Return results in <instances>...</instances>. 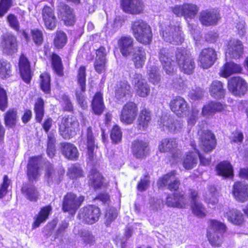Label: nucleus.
<instances>
[{
    "mask_svg": "<svg viewBox=\"0 0 248 248\" xmlns=\"http://www.w3.org/2000/svg\"><path fill=\"white\" fill-rule=\"evenodd\" d=\"M79 235L82 238V240L85 245L90 246L93 245L95 243V237L91 232L87 230H81L79 232Z\"/></svg>",
    "mask_w": 248,
    "mask_h": 248,
    "instance_id": "nucleus-56",
    "label": "nucleus"
},
{
    "mask_svg": "<svg viewBox=\"0 0 248 248\" xmlns=\"http://www.w3.org/2000/svg\"><path fill=\"white\" fill-rule=\"evenodd\" d=\"M226 216L229 221L236 225H241L245 221L243 215L235 209L229 210L226 213Z\"/></svg>",
    "mask_w": 248,
    "mask_h": 248,
    "instance_id": "nucleus-48",
    "label": "nucleus"
},
{
    "mask_svg": "<svg viewBox=\"0 0 248 248\" xmlns=\"http://www.w3.org/2000/svg\"><path fill=\"white\" fill-rule=\"evenodd\" d=\"M85 197L83 195L77 196L72 192H68L63 196L62 209L63 212L75 214L78 209L84 201Z\"/></svg>",
    "mask_w": 248,
    "mask_h": 248,
    "instance_id": "nucleus-8",
    "label": "nucleus"
},
{
    "mask_svg": "<svg viewBox=\"0 0 248 248\" xmlns=\"http://www.w3.org/2000/svg\"><path fill=\"white\" fill-rule=\"evenodd\" d=\"M86 67L80 65L77 71V81L80 87V90H76L75 94L78 105L83 109L88 108V102L84 93L86 90Z\"/></svg>",
    "mask_w": 248,
    "mask_h": 248,
    "instance_id": "nucleus-6",
    "label": "nucleus"
},
{
    "mask_svg": "<svg viewBox=\"0 0 248 248\" xmlns=\"http://www.w3.org/2000/svg\"><path fill=\"white\" fill-rule=\"evenodd\" d=\"M58 15L66 26H73L76 22L74 10L68 4L62 2L58 6Z\"/></svg>",
    "mask_w": 248,
    "mask_h": 248,
    "instance_id": "nucleus-15",
    "label": "nucleus"
},
{
    "mask_svg": "<svg viewBox=\"0 0 248 248\" xmlns=\"http://www.w3.org/2000/svg\"><path fill=\"white\" fill-rule=\"evenodd\" d=\"M146 54L145 49L142 46H137L132 54V60L136 68H141L145 64Z\"/></svg>",
    "mask_w": 248,
    "mask_h": 248,
    "instance_id": "nucleus-43",
    "label": "nucleus"
},
{
    "mask_svg": "<svg viewBox=\"0 0 248 248\" xmlns=\"http://www.w3.org/2000/svg\"><path fill=\"white\" fill-rule=\"evenodd\" d=\"M138 105L134 101H129L122 107L119 118L124 124L130 125L134 123L138 114Z\"/></svg>",
    "mask_w": 248,
    "mask_h": 248,
    "instance_id": "nucleus-9",
    "label": "nucleus"
},
{
    "mask_svg": "<svg viewBox=\"0 0 248 248\" xmlns=\"http://www.w3.org/2000/svg\"><path fill=\"white\" fill-rule=\"evenodd\" d=\"M79 130V123L77 116L67 114L61 118L58 123L59 135L65 140H70L75 137Z\"/></svg>",
    "mask_w": 248,
    "mask_h": 248,
    "instance_id": "nucleus-4",
    "label": "nucleus"
},
{
    "mask_svg": "<svg viewBox=\"0 0 248 248\" xmlns=\"http://www.w3.org/2000/svg\"><path fill=\"white\" fill-rule=\"evenodd\" d=\"M0 45L7 53L12 54L18 49V44L16 36L12 32H7L1 36Z\"/></svg>",
    "mask_w": 248,
    "mask_h": 248,
    "instance_id": "nucleus-27",
    "label": "nucleus"
},
{
    "mask_svg": "<svg viewBox=\"0 0 248 248\" xmlns=\"http://www.w3.org/2000/svg\"><path fill=\"white\" fill-rule=\"evenodd\" d=\"M227 230V226L224 223L216 219L209 220L206 237L213 248L222 247L225 240L223 234L226 232Z\"/></svg>",
    "mask_w": 248,
    "mask_h": 248,
    "instance_id": "nucleus-2",
    "label": "nucleus"
},
{
    "mask_svg": "<svg viewBox=\"0 0 248 248\" xmlns=\"http://www.w3.org/2000/svg\"><path fill=\"white\" fill-rule=\"evenodd\" d=\"M87 154L91 160L94 157V150L97 146L95 144V140L91 126L88 127L86 134Z\"/></svg>",
    "mask_w": 248,
    "mask_h": 248,
    "instance_id": "nucleus-51",
    "label": "nucleus"
},
{
    "mask_svg": "<svg viewBox=\"0 0 248 248\" xmlns=\"http://www.w3.org/2000/svg\"><path fill=\"white\" fill-rule=\"evenodd\" d=\"M10 183V180L8 176L7 175H4L2 182L0 185V199L3 198L7 194Z\"/></svg>",
    "mask_w": 248,
    "mask_h": 248,
    "instance_id": "nucleus-62",
    "label": "nucleus"
},
{
    "mask_svg": "<svg viewBox=\"0 0 248 248\" xmlns=\"http://www.w3.org/2000/svg\"><path fill=\"white\" fill-rule=\"evenodd\" d=\"M12 65L10 62L0 60V78L4 79L11 76Z\"/></svg>",
    "mask_w": 248,
    "mask_h": 248,
    "instance_id": "nucleus-53",
    "label": "nucleus"
},
{
    "mask_svg": "<svg viewBox=\"0 0 248 248\" xmlns=\"http://www.w3.org/2000/svg\"><path fill=\"white\" fill-rule=\"evenodd\" d=\"M217 60V54L215 49L208 47L202 49L198 57L200 66L203 69L211 67Z\"/></svg>",
    "mask_w": 248,
    "mask_h": 248,
    "instance_id": "nucleus-17",
    "label": "nucleus"
},
{
    "mask_svg": "<svg viewBox=\"0 0 248 248\" xmlns=\"http://www.w3.org/2000/svg\"><path fill=\"white\" fill-rule=\"evenodd\" d=\"M142 75L140 73H135L134 75V79L137 82H135V92L136 94L140 97H146L150 93V87L148 84L142 79Z\"/></svg>",
    "mask_w": 248,
    "mask_h": 248,
    "instance_id": "nucleus-34",
    "label": "nucleus"
},
{
    "mask_svg": "<svg viewBox=\"0 0 248 248\" xmlns=\"http://www.w3.org/2000/svg\"><path fill=\"white\" fill-rule=\"evenodd\" d=\"M101 215V209L98 206L93 204H88L79 210L78 218L83 224L92 225L98 221Z\"/></svg>",
    "mask_w": 248,
    "mask_h": 248,
    "instance_id": "nucleus-7",
    "label": "nucleus"
},
{
    "mask_svg": "<svg viewBox=\"0 0 248 248\" xmlns=\"http://www.w3.org/2000/svg\"><path fill=\"white\" fill-rule=\"evenodd\" d=\"M114 93L117 100L123 102L132 98L133 94L132 87L126 80H121L117 82Z\"/></svg>",
    "mask_w": 248,
    "mask_h": 248,
    "instance_id": "nucleus-20",
    "label": "nucleus"
},
{
    "mask_svg": "<svg viewBox=\"0 0 248 248\" xmlns=\"http://www.w3.org/2000/svg\"><path fill=\"white\" fill-rule=\"evenodd\" d=\"M136 128L138 131H146L148 130L152 121L153 114L151 110L147 107L140 108L138 114Z\"/></svg>",
    "mask_w": 248,
    "mask_h": 248,
    "instance_id": "nucleus-21",
    "label": "nucleus"
},
{
    "mask_svg": "<svg viewBox=\"0 0 248 248\" xmlns=\"http://www.w3.org/2000/svg\"><path fill=\"white\" fill-rule=\"evenodd\" d=\"M8 107V100L5 90L0 86V110L5 111Z\"/></svg>",
    "mask_w": 248,
    "mask_h": 248,
    "instance_id": "nucleus-61",
    "label": "nucleus"
},
{
    "mask_svg": "<svg viewBox=\"0 0 248 248\" xmlns=\"http://www.w3.org/2000/svg\"><path fill=\"white\" fill-rule=\"evenodd\" d=\"M18 66L19 72L22 80L26 83L30 84L33 73L31 70L30 62L24 53H21L19 56Z\"/></svg>",
    "mask_w": 248,
    "mask_h": 248,
    "instance_id": "nucleus-23",
    "label": "nucleus"
},
{
    "mask_svg": "<svg viewBox=\"0 0 248 248\" xmlns=\"http://www.w3.org/2000/svg\"><path fill=\"white\" fill-rule=\"evenodd\" d=\"M192 147L198 155L200 161V164L203 166H207L210 165L211 162V158L210 157L206 158L203 155H202L200 152L199 150L196 148V145L195 144L192 145Z\"/></svg>",
    "mask_w": 248,
    "mask_h": 248,
    "instance_id": "nucleus-64",
    "label": "nucleus"
},
{
    "mask_svg": "<svg viewBox=\"0 0 248 248\" xmlns=\"http://www.w3.org/2000/svg\"><path fill=\"white\" fill-rule=\"evenodd\" d=\"M3 120L5 126L12 128L15 127L17 120V111L16 108H9L3 114Z\"/></svg>",
    "mask_w": 248,
    "mask_h": 248,
    "instance_id": "nucleus-46",
    "label": "nucleus"
},
{
    "mask_svg": "<svg viewBox=\"0 0 248 248\" xmlns=\"http://www.w3.org/2000/svg\"><path fill=\"white\" fill-rule=\"evenodd\" d=\"M228 90L234 95L242 96L248 91V84L244 78L240 76H233L227 81Z\"/></svg>",
    "mask_w": 248,
    "mask_h": 248,
    "instance_id": "nucleus-11",
    "label": "nucleus"
},
{
    "mask_svg": "<svg viewBox=\"0 0 248 248\" xmlns=\"http://www.w3.org/2000/svg\"><path fill=\"white\" fill-rule=\"evenodd\" d=\"M130 30L136 40L143 45H150L153 34L151 26L145 21L138 19L131 23Z\"/></svg>",
    "mask_w": 248,
    "mask_h": 248,
    "instance_id": "nucleus-3",
    "label": "nucleus"
},
{
    "mask_svg": "<svg viewBox=\"0 0 248 248\" xmlns=\"http://www.w3.org/2000/svg\"><path fill=\"white\" fill-rule=\"evenodd\" d=\"M9 26L16 31H20V23L17 16L13 13L9 14L6 17Z\"/></svg>",
    "mask_w": 248,
    "mask_h": 248,
    "instance_id": "nucleus-58",
    "label": "nucleus"
},
{
    "mask_svg": "<svg viewBox=\"0 0 248 248\" xmlns=\"http://www.w3.org/2000/svg\"><path fill=\"white\" fill-rule=\"evenodd\" d=\"M209 92L214 99L219 100L225 97L226 90L224 84L219 80H213L209 86Z\"/></svg>",
    "mask_w": 248,
    "mask_h": 248,
    "instance_id": "nucleus-39",
    "label": "nucleus"
},
{
    "mask_svg": "<svg viewBox=\"0 0 248 248\" xmlns=\"http://www.w3.org/2000/svg\"><path fill=\"white\" fill-rule=\"evenodd\" d=\"M171 11L177 16H184L185 19H193L198 13L199 8L195 4L186 2L175 5L171 8Z\"/></svg>",
    "mask_w": 248,
    "mask_h": 248,
    "instance_id": "nucleus-13",
    "label": "nucleus"
},
{
    "mask_svg": "<svg viewBox=\"0 0 248 248\" xmlns=\"http://www.w3.org/2000/svg\"><path fill=\"white\" fill-rule=\"evenodd\" d=\"M227 105L225 103L217 101H209L203 106L202 114L204 116H212L216 113L224 111Z\"/></svg>",
    "mask_w": 248,
    "mask_h": 248,
    "instance_id": "nucleus-29",
    "label": "nucleus"
},
{
    "mask_svg": "<svg viewBox=\"0 0 248 248\" xmlns=\"http://www.w3.org/2000/svg\"><path fill=\"white\" fill-rule=\"evenodd\" d=\"M107 59H96L94 62V68L98 74H101L106 70Z\"/></svg>",
    "mask_w": 248,
    "mask_h": 248,
    "instance_id": "nucleus-63",
    "label": "nucleus"
},
{
    "mask_svg": "<svg viewBox=\"0 0 248 248\" xmlns=\"http://www.w3.org/2000/svg\"><path fill=\"white\" fill-rule=\"evenodd\" d=\"M134 40L130 35H123L117 40V46L124 57L131 55L134 49Z\"/></svg>",
    "mask_w": 248,
    "mask_h": 248,
    "instance_id": "nucleus-26",
    "label": "nucleus"
},
{
    "mask_svg": "<svg viewBox=\"0 0 248 248\" xmlns=\"http://www.w3.org/2000/svg\"><path fill=\"white\" fill-rule=\"evenodd\" d=\"M232 194L234 199L241 202L248 201V184L236 181L232 186Z\"/></svg>",
    "mask_w": 248,
    "mask_h": 248,
    "instance_id": "nucleus-28",
    "label": "nucleus"
},
{
    "mask_svg": "<svg viewBox=\"0 0 248 248\" xmlns=\"http://www.w3.org/2000/svg\"><path fill=\"white\" fill-rule=\"evenodd\" d=\"M32 39L36 46H40L44 42V35L41 30L39 29H32L31 31Z\"/></svg>",
    "mask_w": 248,
    "mask_h": 248,
    "instance_id": "nucleus-57",
    "label": "nucleus"
},
{
    "mask_svg": "<svg viewBox=\"0 0 248 248\" xmlns=\"http://www.w3.org/2000/svg\"><path fill=\"white\" fill-rule=\"evenodd\" d=\"M68 38L66 34L62 31H57L53 40V47L55 49L61 50L64 48L67 43Z\"/></svg>",
    "mask_w": 248,
    "mask_h": 248,
    "instance_id": "nucleus-47",
    "label": "nucleus"
},
{
    "mask_svg": "<svg viewBox=\"0 0 248 248\" xmlns=\"http://www.w3.org/2000/svg\"><path fill=\"white\" fill-rule=\"evenodd\" d=\"M191 209L192 213L199 217H204L206 216V209L203 204L200 202L191 203Z\"/></svg>",
    "mask_w": 248,
    "mask_h": 248,
    "instance_id": "nucleus-55",
    "label": "nucleus"
},
{
    "mask_svg": "<svg viewBox=\"0 0 248 248\" xmlns=\"http://www.w3.org/2000/svg\"><path fill=\"white\" fill-rule=\"evenodd\" d=\"M64 173V170H56L53 165L49 162L46 163L45 166V176L48 183L55 182L57 184L62 180Z\"/></svg>",
    "mask_w": 248,
    "mask_h": 248,
    "instance_id": "nucleus-32",
    "label": "nucleus"
},
{
    "mask_svg": "<svg viewBox=\"0 0 248 248\" xmlns=\"http://www.w3.org/2000/svg\"><path fill=\"white\" fill-rule=\"evenodd\" d=\"M67 175L72 180L85 177L84 171L79 163H74L68 168Z\"/></svg>",
    "mask_w": 248,
    "mask_h": 248,
    "instance_id": "nucleus-50",
    "label": "nucleus"
},
{
    "mask_svg": "<svg viewBox=\"0 0 248 248\" xmlns=\"http://www.w3.org/2000/svg\"><path fill=\"white\" fill-rule=\"evenodd\" d=\"M243 73L242 66L233 62L230 61L225 62L220 69L219 75L223 78H228L233 74Z\"/></svg>",
    "mask_w": 248,
    "mask_h": 248,
    "instance_id": "nucleus-31",
    "label": "nucleus"
},
{
    "mask_svg": "<svg viewBox=\"0 0 248 248\" xmlns=\"http://www.w3.org/2000/svg\"><path fill=\"white\" fill-rule=\"evenodd\" d=\"M175 60L179 70L185 74L190 75L195 68L194 59L184 49L178 48L175 54Z\"/></svg>",
    "mask_w": 248,
    "mask_h": 248,
    "instance_id": "nucleus-5",
    "label": "nucleus"
},
{
    "mask_svg": "<svg viewBox=\"0 0 248 248\" xmlns=\"http://www.w3.org/2000/svg\"><path fill=\"white\" fill-rule=\"evenodd\" d=\"M123 133L120 127L115 124L110 131V138L112 143L116 144L121 142L122 140Z\"/></svg>",
    "mask_w": 248,
    "mask_h": 248,
    "instance_id": "nucleus-54",
    "label": "nucleus"
},
{
    "mask_svg": "<svg viewBox=\"0 0 248 248\" xmlns=\"http://www.w3.org/2000/svg\"><path fill=\"white\" fill-rule=\"evenodd\" d=\"M149 80L154 85H158L161 81V75L158 66L153 65L150 67L148 72Z\"/></svg>",
    "mask_w": 248,
    "mask_h": 248,
    "instance_id": "nucleus-52",
    "label": "nucleus"
},
{
    "mask_svg": "<svg viewBox=\"0 0 248 248\" xmlns=\"http://www.w3.org/2000/svg\"><path fill=\"white\" fill-rule=\"evenodd\" d=\"M51 67L55 74L59 77L64 76V67L62 58L57 53L53 52L49 55Z\"/></svg>",
    "mask_w": 248,
    "mask_h": 248,
    "instance_id": "nucleus-36",
    "label": "nucleus"
},
{
    "mask_svg": "<svg viewBox=\"0 0 248 248\" xmlns=\"http://www.w3.org/2000/svg\"><path fill=\"white\" fill-rule=\"evenodd\" d=\"M158 59L166 74L173 76L177 73V67L172 63L173 61L168 48L162 47L159 49Z\"/></svg>",
    "mask_w": 248,
    "mask_h": 248,
    "instance_id": "nucleus-14",
    "label": "nucleus"
},
{
    "mask_svg": "<svg viewBox=\"0 0 248 248\" xmlns=\"http://www.w3.org/2000/svg\"><path fill=\"white\" fill-rule=\"evenodd\" d=\"M52 210V206L50 204L41 207L38 213L33 217V221L31 225L32 229H35L41 224L45 223L48 218Z\"/></svg>",
    "mask_w": 248,
    "mask_h": 248,
    "instance_id": "nucleus-35",
    "label": "nucleus"
},
{
    "mask_svg": "<svg viewBox=\"0 0 248 248\" xmlns=\"http://www.w3.org/2000/svg\"><path fill=\"white\" fill-rule=\"evenodd\" d=\"M178 144L176 138H166L159 143L158 149L160 153L171 152L177 148Z\"/></svg>",
    "mask_w": 248,
    "mask_h": 248,
    "instance_id": "nucleus-42",
    "label": "nucleus"
},
{
    "mask_svg": "<svg viewBox=\"0 0 248 248\" xmlns=\"http://www.w3.org/2000/svg\"><path fill=\"white\" fill-rule=\"evenodd\" d=\"M160 34L165 41L172 45H179L184 41L182 32L174 25H169L162 28Z\"/></svg>",
    "mask_w": 248,
    "mask_h": 248,
    "instance_id": "nucleus-10",
    "label": "nucleus"
},
{
    "mask_svg": "<svg viewBox=\"0 0 248 248\" xmlns=\"http://www.w3.org/2000/svg\"><path fill=\"white\" fill-rule=\"evenodd\" d=\"M13 6V0H0V17H3Z\"/></svg>",
    "mask_w": 248,
    "mask_h": 248,
    "instance_id": "nucleus-60",
    "label": "nucleus"
},
{
    "mask_svg": "<svg viewBox=\"0 0 248 248\" xmlns=\"http://www.w3.org/2000/svg\"><path fill=\"white\" fill-rule=\"evenodd\" d=\"M220 18L219 13L214 10H202L199 16L200 21L205 26L216 25Z\"/></svg>",
    "mask_w": 248,
    "mask_h": 248,
    "instance_id": "nucleus-33",
    "label": "nucleus"
},
{
    "mask_svg": "<svg viewBox=\"0 0 248 248\" xmlns=\"http://www.w3.org/2000/svg\"><path fill=\"white\" fill-rule=\"evenodd\" d=\"M88 178L89 186L94 190L100 189L108 185L105 182V177L96 168H93L90 170Z\"/></svg>",
    "mask_w": 248,
    "mask_h": 248,
    "instance_id": "nucleus-25",
    "label": "nucleus"
},
{
    "mask_svg": "<svg viewBox=\"0 0 248 248\" xmlns=\"http://www.w3.org/2000/svg\"><path fill=\"white\" fill-rule=\"evenodd\" d=\"M243 52V46L241 41L238 39H231L226 45V53L232 59L239 58Z\"/></svg>",
    "mask_w": 248,
    "mask_h": 248,
    "instance_id": "nucleus-30",
    "label": "nucleus"
},
{
    "mask_svg": "<svg viewBox=\"0 0 248 248\" xmlns=\"http://www.w3.org/2000/svg\"><path fill=\"white\" fill-rule=\"evenodd\" d=\"M199 142L202 150L205 153L211 152L216 147L217 142L215 134L210 130H202L198 132Z\"/></svg>",
    "mask_w": 248,
    "mask_h": 248,
    "instance_id": "nucleus-12",
    "label": "nucleus"
},
{
    "mask_svg": "<svg viewBox=\"0 0 248 248\" xmlns=\"http://www.w3.org/2000/svg\"><path fill=\"white\" fill-rule=\"evenodd\" d=\"M41 16L45 28L48 31H53L56 28L58 20L53 7L45 5L41 10Z\"/></svg>",
    "mask_w": 248,
    "mask_h": 248,
    "instance_id": "nucleus-16",
    "label": "nucleus"
},
{
    "mask_svg": "<svg viewBox=\"0 0 248 248\" xmlns=\"http://www.w3.org/2000/svg\"><path fill=\"white\" fill-rule=\"evenodd\" d=\"M45 102L41 97H38L33 105L35 120L36 123H41L45 114Z\"/></svg>",
    "mask_w": 248,
    "mask_h": 248,
    "instance_id": "nucleus-44",
    "label": "nucleus"
},
{
    "mask_svg": "<svg viewBox=\"0 0 248 248\" xmlns=\"http://www.w3.org/2000/svg\"><path fill=\"white\" fill-rule=\"evenodd\" d=\"M21 192L25 198L31 202H37L40 194L34 184L25 183L21 187Z\"/></svg>",
    "mask_w": 248,
    "mask_h": 248,
    "instance_id": "nucleus-38",
    "label": "nucleus"
},
{
    "mask_svg": "<svg viewBox=\"0 0 248 248\" xmlns=\"http://www.w3.org/2000/svg\"><path fill=\"white\" fill-rule=\"evenodd\" d=\"M39 87L45 94L51 93V76L49 73L45 72L40 75Z\"/></svg>",
    "mask_w": 248,
    "mask_h": 248,
    "instance_id": "nucleus-49",
    "label": "nucleus"
},
{
    "mask_svg": "<svg viewBox=\"0 0 248 248\" xmlns=\"http://www.w3.org/2000/svg\"><path fill=\"white\" fill-rule=\"evenodd\" d=\"M150 183V176L147 173L143 175V178H140L137 185V189L140 192L145 191L149 186Z\"/></svg>",
    "mask_w": 248,
    "mask_h": 248,
    "instance_id": "nucleus-59",
    "label": "nucleus"
},
{
    "mask_svg": "<svg viewBox=\"0 0 248 248\" xmlns=\"http://www.w3.org/2000/svg\"><path fill=\"white\" fill-rule=\"evenodd\" d=\"M60 149L62 155L68 160L76 161L78 159L79 152L74 144L69 142H62Z\"/></svg>",
    "mask_w": 248,
    "mask_h": 248,
    "instance_id": "nucleus-37",
    "label": "nucleus"
},
{
    "mask_svg": "<svg viewBox=\"0 0 248 248\" xmlns=\"http://www.w3.org/2000/svg\"><path fill=\"white\" fill-rule=\"evenodd\" d=\"M197 164L196 155L191 151L186 153L182 158V165L186 170H190L195 168Z\"/></svg>",
    "mask_w": 248,
    "mask_h": 248,
    "instance_id": "nucleus-45",
    "label": "nucleus"
},
{
    "mask_svg": "<svg viewBox=\"0 0 248 248\" xmlns=\"http://www.w3.org/2000/svg\"><path fill=\"white\" fill-rule=\"evenodd\" d=\"M177 171L172 170L162 175L157 180V184L159 188L167 187L171 194H169L165 203L168 207L178 209L186 208L188 202L186 194L183 191H178L181 186V181L176 178Z\"/></svg>",
    "mask_w": 248,
    "mask_h": 248,
    "instance_id": "nucleus-1",
    "label": "nucleus"
},
{
    "mask_svg": "<svg viewBox=\"0 0 248 248\" xmlns=\"http://www.w3.org/2000/svg\"><path fill=\"white\" fill-rule=\"evenodd\" d=\"M169 108L176 116L182 117L189 110V106L186 100L181 96L173 97L169 104Z\"/></svg>",
    "mask_w": 248,
    "mask_h": 248,
    "instance_id": "nucleus-18",
    "label": "nucleus"
},
{
    "mask_svg": "<svg viewBox=\"0 0 248 248\" xmlns=\"http://www.w3.org/2000/svg\"><path fill=\"white\" fill-rule=\"evenodd\" d=\"M216 170L218 176L225 179H232L234 176L232 166L229 161L224 160L218 163L216 166Z\"/></svg>",
    "mask_w": 248,
    "mask_h": 248,
    "instance_id": "nucleus-40",
    "label": "nucleus"
},
{
    "mask_svg": "<svg viewBox=\"0 0 248 248\" xmlns=\"http://www.w3.org/2000/svg\"><path fill=\"white\" fill-rule=\"evenodd\" d=\"M43 158L42 155L29 157L27 165L26 174L29 181L37 179L39 175V162Z\"/></svg>",
    "mask_w": 248,
    "mask_h": 248,
    "instance_id": "nucleus-24",
    "label": "nucleus"
},
{
    "mask_svg": "<svg viewBox=\"0 0 248 248\" xmlns=\"http://www.w3.org/2000/svg\"><path fill=\"white\" fill-rule=\"evenodd\" d=\"M91 108L93 113L100 115L104 112L105 106L104 103L103 94L100 91L96 92L91 101Z\"/></svg>",
    "mask_w": 248,
    "mask_h": 248,
    "instance_id": "nucleus-41",
    "label": "nucleus"
},
{
    "mask_svg": "<svg viewBox=\"0 0 248 248\" xmlns=\"http://www.w3.org/2000/svg\"><path fill=\"white\" fill-rule=\"evenodd\" d=\"M131 151L136 158H145L150 152L149 142L142 140H135L131 143Z\"/></svg>",
    "mask_w": 248,
    "mask_h": 248,
    "instance_id": "nucleus-19",
    "label": "nucleus"
},
{
    "mask_svg": "<svg viewBox=\"0 0 248 248\" xmlns=\"http://www.w3.org/2000/svg\"><path fill=\"white\" fill-rule=\"evenodd\" d=\"M122 10L125 13L133 15L142 14L144 4L142 0H120Z\"/></svg>",
    "mask_w": 248,
    "mask_h": 248,
    "instance_id": "nucleus-22",
    "label": "nucleus"
}]
</instances>
